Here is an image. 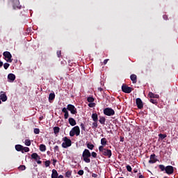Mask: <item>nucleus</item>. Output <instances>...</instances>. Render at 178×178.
Returning a JSON list of instances; mask_svg holds the SVG:
<instances>
[{
  "mask_svg": "<svg viewBox=\"0 0 178 178\" xmlns=\"http://www.w3.org/2000/svg\"><path fill=\"white\" fill-rule=\"evenodd\" d=\"M80 127H81V130H83V131H86V125H84L83 123H81Z\"/></svg>",
  "mask_w": 178,
  "mask_h": 178,
  "instance_id": "37",
  "label": "nucleus"
},
{
  "mask_svg": "<svg viewBox=\"0 0 178 178\" xmlns=\"http://www.w3.org/2000/svg\"><path fill=\"white\" fill-rule=\"evenodd\" d=\"M70 176H72V172H70V171H67V172L65 173V177H70Z\"/></svg>",
  "mask_w": 178,
  "mask_h": 178,
  "instance_id": "41",
  "label": "nucleus"
},
{
  "mask_svg": "<svg viewBox=\"0 0 178 178\" xmlns=\"http://www.w3.org/2000/svg\"><path fill=\"white\" fill-rule=\"evenodd\" d=\"M51 165V161L47 160L44 161V165L46 168H49V165Z\"/></svg>",
  "mask_w": 178,
  "mask_h": 178,
  "instance_id": "34",
  "label": "nucleus"
},
{
  "mask_svg": "<svg viewBox=\"0 0 178 178\" xmlns=\"http://www.w3.org/2000/svg\"><path fill=\"white\" fill-rule=\"evenodd\" d=\"M15 149L18 152H22L23 150V145H15Z\"/></svg>",
  "mask_w": 178,
  "mask_h": 178,
  "instance_id": "23",
  "label": "nucleus"
},
{
  "mask_svg": "<svg viewBox=\"0 0 178 178\" xmlns=\"http://www.w3.org/2000/svg\"><path fill=\"white\" fill-rule=\"evenodd\" d=\"M163 19H164V20H168V15H163Z\"/></svg>",
  "mask_w": 178,
  "mask_h": 178,
  "instance_id": "49",
  "label": "nucleus"
},
{
  "mask_svg": "<svg viewBox=\"0 0 178 178\" xmlns=\"http://www.w3.org/2000/svg\"><path fill=\"white\" fill-rule=\"evenodd\" d=\"M90 157L91 152H90V150H88V149H85L82 154L83 161H84L86 163H90V162H91V159H90Z\"/></svg>",
  "mask_w": 178,
  "mask_h": 178,
  "instance_id": "3",
  "label": "nucleus"
},
{
  "mask_svg": "<svg viewBox=\"0 0 178 178\" xmlns=\"http://www.w3.org/2000/svg\"><path fill=\"white\" fill-rule=\"evenodd\" d=\"M25 145H26V147H30L31 145V140H30L29 139H26L25 140Z\"/></svg>",
  "mask_w": 178,
  "mask_h": 178,
  "instance_id": "32",
  "label": "nucleus"
},
{
  "mask_svg": "<svg viewBox=\"0 0 178 178\" xmlns=\"http://www.w3.org/2000/svg\"><path fill=\"white\" fill-rule=\"evenodd\" d=\"M97 127H98V121H94V122L92 124V128L97 129Z\"/></svg>",
  "mask_w": 178,
  "mask_h": 178,
  "instance_id": "31",
  "label": "nucleus"
},
{
  "mask_svg": "<svg viewBox=\"0 0 178 178\" xmlns=\"http://www.w3.org/2000/svg\"><path fill=\"white\" fill-rule=\"evenodd\" d=\"M122 90L126 94H130L131 92V87L127 86V85H122Z\"/></svg>",
  "mask_w": 178,
  "mask_h": 178,
  "instance_id": "10",
  "label": "nucleus"
},
{
  "mask_svg": "<svg viewBox=\"0 0 178 178\" xmlns=\"http://www.w3.org/2000/svg\"><path fill=\"white\" fill-rule=\"evenodd\" d=\"M31 158L32 159H34V161H38L40 159H41V157L38 155V154L37 153H33L31 155Z\"/></svg>",
  "mask_w": 178,
  "mask_h": 178,
  "instance_id": "14",
  "label": "nucleus"
},
{
  "mask_svg": "<svg viewBox=\"0 0 178 178\" xmlns=\"http://www.w3.org/2000/svg\"><path fill=\"white\" fill-rule=\"evenodd\" d=\"M38 165H41L42 163V161L38 160L36 161Z\"/></svg>",
  "mask_w": 178,
  "mask_h": 178,
  "instance_id": "50",
  "label": "nucleus"
},
{
  "mask_svg": "<svg viewBox=\"0 0 178 178\" xmlns=\"http://www.w3.org/2000/svg\"><path fill=\"white\" fill-rule=\"evenodd\" d=\"M67 111H70L72 115H76L77 113V108H76V106L73 104H68L67 106Z\"/></svg>",
  "mask_w": 178,
  "mask_h": 178,
  "instance_id": "8",
  "label": "nucleus"
},
{
  "mask_svg": "<svg viewBox=\"0 0 178 178\" xmlns=\"http://www.w3.org/2000/svg\"><path fill=\"white\" fill-rule=\"evenodd\" d=\"M19 170H26V165H22L19 167Z\"/></svg>",
  "mask_w": 178,
  "mask_h": 178,
  "instance_id": "39",
  "label": "nucleus"
},
{
  "mask_svg": "<svg viewBox=\"0 0 178 178\" xmlns=\"http://www.w3.org/2000/svg\"><path fill=\"white\" fill-rule=\"evenodd\" d=\"M92 177H95L97 176V174H92Z\"/></svg>",
  "mask_w": 178,
  "mask_h": 178,
  "instance_id": "57",
  "label": "nucleus"
},
{
  "mask_svg": "<svg viewBox=\"0 0 178 178\" xmlns=\"http://www.w3.org/2000/svg\"><path fill=\"white\" fill-rule=\"evenodd\" d=\"M59 174H58V171L55 169L52 170L51 178H58Z\"/></svg>",
  "mask_w": 178,
  "mask_h": 178,
  "instance_id": "17",
  "label": "nucleus"
},
{
  "mask_svg": "<svg viewBox=\"0 0 178 178\" xmlns=\"http://www.w3.org/2000/svg\"><path fill=\"white\" fill-rule=\"evenodd\" d=\"M56 162H58V160L53 159V165L54 166H56Z\"/></svg>",
  "mask_w": 178,
  "mask_h": 178,
  "instance_id": "48",
  "label": "nucleus"
},
{
  "mask_svg": "<svg viewBox=\"0 0 178 178\" xmlns=\"http://www.w3.org/2000/svg\"><path fill=\"white\" fill-rule=\"evenodd\" d=\"M63 141H64L62 143L63 148H67L69 147H72V140L69 139L67 136H65L63 138Z\"/></svg>",
  "mask_w": 178,
  "mask_h": 178,
  "instance_id": "4",
  "label": "nucleus"
},
{
  "mask_svg": "<svg viewBox=\"0 0 178 178\" xmlns=\"http://www.w3.org/2000/svg\"><path fill=\"white\" fill-rule=\"evenodd\" d=\"M120 141H121V143H123L124 141V138L121 136L120 137Z\"/></svg>",
  "mask_w": 178,
  "mask_h": 178,
  "instance_id": "53",
  "label": "nucleus"
},
{
  "mask_svg": "<svg viewBox=\"0 0 178 178\" xmlns=\"http://www.w3.org/2000/svg\"><path fill=\"white\" fill-rule=\"evenodd\" d=\"M167 137H168V135H166V134H159V138L161 140H164V138H166Z\"/></svg>",
  "mask_w": 178,
  "mask_h": 178,
  "instance_id": "29",
  "label": "nucleus"
},
{
  "mask_svg": "<svg viewBox=\"0 0 178 178\" xmlns=\"http://www.w3.org/2000/svg\"><path fill=\"white\" fill-rule=\"evenodd\" d=\"M2 66H3V62L0 60V67H2Z\"/></svg>",
  "mask_w": 178,
  "mask_h": 178,
  "instance_id": "54",
  "label": "nucleus"
},
{
  "mask_svg": "<svg viewBox=\"0 0 178 178\" xmlns=\"http://www.w3.org/2000/svg\"><path fill=\"white\" fill-rule=\"evenodd\" d=\"M126 168H127V170L128 172H131V170H132L131 166L127 165L126 166Z\"/></svg>",
  "mask_w": 178,
  "mask_h": 178,
  "instance_id": "44",
  "label": "nucleus"
},
{
  "mask_svg": "<svg viewBox=\"0 0 178 178\" xmlns=\"http://www.w3.org/2000/svg\"><path fill=\"white\" fill-rule=\"evenodd\" d=\"M9 66H10V65L9 64V63H5L4 64H3V67H4V69L6 70H8V68L9 67Z\"/></svg>",
  "mask_w": 178,
  "mask_h": 178,
  "instance_id": "35",
  "label": "nucleus"
},
{
  "mask_svg": "<svg viewBox=\"0 0 178 178\" xmlns=\"http://www.w3.org/2000/svg\"><path fill=\"white\" fill-rule=\"evenodd\" d=\"M92 119L93 122H98V114H97L96 113H92Z\"/></svg>",
  "mask_w": 178,
  "mask_h": 178,
  "instance_id": "22",
  "label": "nucleus"
},
{
  "mask_svg": "<svg viewBox=\"0 0 178 178\" xmlns=\"http://www.w3.org/2000/svg\"><path fill=\"white\" fill-rule=\"evenodd\" d=\"M74 135L80 136V127H79V126L73 127L70 131V137H74Z\"/></svg>",
  "mask_w": 178,
  "mask_h": 178,
  "instance_id": "5",
  "label": "nucleus"
},
{
  "mask_svg": "<svg viewBox=\"0 0 178 178\" xmlns=\"http://www.w3.org/2000/svg\"><path fill=\"white\" fill-rule=\"evenodd\" d=\"M118 178H124V177H118Z\"/></svg>",
  "mask_w": 178,
  "mask_h": 178,
  "instance_id": "61",
  "label": "nucleus"
},
{
  "mask_svg": "<svg viewBox=\"0 0 178 178\" xmlns=\"http://www.w3.org/2000/svg\"><path fill=\"white\" fill-rule=\"evenodd\" d=\"M108 60H109V59H105L104 60V65H106L108 63Z\"/></svg>",
  "mask_w": 178,
  "mask_h": 178,
  "instance_id": "51",
  "label": "nucleus"
},
{
  "mask_svg": "<svg viewBox=\"0 0 178 178\" xmlns=\"http://www.w3.org/2000/svg\"><path fill=\"white\" fill-rule=\"evenodd\" d=\"M40 151H41V152H45V151H47V146L44 144L40 145Z\"/></svg>",
  "mask_w": 178,
  "mask_h": 178,
  "instance_id": "20",
  "label": "nucleus"
},
{
  "mask_svg": "<svg viewBox=\"0 0 178 178\" xmlns=\"http://www.w3.org/2000/svg\"><path fill=\"white\" fill-rule=\"evenodd\" d=\"M106 121V119H105V117H100L99 122L101 124H105V122Z\"/></svg>",
  "mask_w": 178,
  "mask_h": 178,
  "instance_id": "24",
  "label": "nucleus"
},
{
  "mask_svg": "<svg viewBox=\"0 0 178 178\" xmlns=\"http://www.w3.org/2000/svg\"><path fill=\"white\" fill-rule=\"evenodd\" d=\"M55 99V93H50L49 95V101H54Z\"/></svg>",
  "mask_w": 178,
  "mask_h": 178,
  "instance_id": "25",
  "label": "nucleus"
},
{
  "mask_svg": "<svg viewBox=\"0 0 178 178\" xmlns=\"http://www.w3.org/2000/svg\"><path fill=\"white\" fill-rule=\"evenodd\" d=\"M1 99H0V104H2V102H1Z\"/></svg>",
  "mask_w": 178,
  "mask_h": 178,
  "instance_id": "60",
  "label": "nucleus"
},
{
  "mask_svg": "<svg viewBox=\"0 0 178 178\" xmlns=\"http://www.w3.org/2000/svg\"><path fill=\"white\" fill-rule=\"evenodd\" d=\"M3 56H4V59L5 60H6V62H8L9 63H12V54H10V52L9 51H4L3 53Z\"/></svg>",
  "mask_w": 178,
  "mask_h": 178,
  "instance_id": "7",
  "label": "nucleus"
},
{
  "mask_svg": "<svg viewBox=\"0 0 178 178\" xmlns=\"http://www.w3.org/2000/svg\"><path fill=\"white\" fill-rule=\"evenodd\" d=\"M134 173H137V170H134Z\"/></svg>",
  "mask_w": 178,
  "mask_h": 178,
  "instance_id": "58",
  "label": "nucleus"
},
{
  "mask_svg": "<svg viewBox=\"0 0 178 178\" xmlns=\"http://www.w3.org/2000/svg\"><path fill=\"white\" fill-rule=\"evenodd\" d=\"M68 122L70 126H76V124H77V123L76 122V120H74V118H70Z\"/></svg>",
  "mask_w": 178,
  "mask_h": 178,
  "instance_id": "16",
  "label": "nucleus"
},
{
  "mask_svg": "<svg viewBox=\"0 0 178 178\" xmlns=\"http://www.w3.org/2000/svg\"><path fill=\"white\" fill-rule=\"evenodd\" d=\"M98 91H100V92H102L104 91V89L102 88H98Z\"/></svg>",
  "mask_w": 178,
  "mask_h": 178,
  "instance_id": "52",
  "label": "nucleus"
},
{
  "mask_svg": "<svg viewBox=\"0 0 178 178\" xmlns=\"http://www.w3.org/2000/svg\"><path fill=\"white\" fill-rule=\"evenodd\" d=\"M54 151H56L57 152H59V146L56 145L54 147Z\"/></svg>",
  "mask_w": 178,
  "mask_h": 178,
  "instance_id": "47",
  "label": "nucleus"
},
{
  "mask_svg": "<svg viewBox=\"0 0 178 178\" xmlns=\"http://www.w3.org/2000/svg\"><path fill=\"white\" fill-rule=\"evenodd\" d=\"M62 112H63V113H67V112H69V111H67V108H66V107H64V108H63V109H62Z\"/></svg>",
  "mask_w": 178,
  "mask_h": 178,
  "instance_id": "42",
  "label": "nucleus"
},
{
  "mask_svg": "<svg viewBox=\"0 0 178 178\" xmlns=\"http://www.w3.org/2000/svg\"><path fill=\"white\" fill-rule=\"evenodd\" d=\"M138 178H145L144 176H143V175H139Z\"/></svg>",
  "mask_w": 178,
  "mask_h": 178,
  "instance_id": "55",
  "label": "nucleus"
},
{
  "mask_svg": "<svg viewBox=\"0 0 178 178\" xmlns=\"http://www.w3.org/2000/svg\"><path fill=\"white\" fill-rule=\"evenodd\" d=\"M136 103L138 109H143L144 108V104L143 103V100H141V99L137 98Z\"/></svg>",
  "mask_w": 178,
  "mask_h": 178,
  "instance_id": "11",
  "label": "nucleus"
},
{
  "mask_svg": "<svg viewBox=\"0 0 178 178\" xmlns=\"http://www.w3.org/2000/svg\"><path fill=\"white\" fill-rule=\"evenodd\" d=\"M40 120H42V117H40Z\"/></svg>",
  "mask_w": 178,
  "mask_h": 178,
  "instance_id": "59",
  "label": "nucleus"
},
{
  "mask_svg": "<svg viewBox=\"0 0 178 178\" xmlns=\"http://www.w3.org/2000/svg\"><path fill=\"white\" fill-rule=\"evenodd\" d=\"M90 155L92 156V158H97V153L95 152L90 153Z\"/></svg>",
  "mask_w": 178,
  "mask_h": 178,
  "instance_id": "43",
  "label": "nucleus"
},
{
  "mask_svg": "<svg viewBox=\"0 0 178 178\" xmlns=\"http://www.w3.org/2000/svg\"><path fill=\"white\" fill-rule=\"evenodd\" d=\"M68 118H69V112L65 113L64 114V119H68Z\"/></svg>",
  "mask_w": 178,
  "mask_h": 178,
  "instance_id": "46",
  "label": "nucleus"
},
{
  "mask_svg": "<svg viewBox=\"0 0 178 178\" xmlns=\"http://www.w3.org/2000/svg\"><path fill=\"white\" fill-rule=\"evenodd\" d=\"M159 168L160 169L161 172H164V173H166L167 175H173L175 172V168L172 165H167L165 166L163 164L159 165Z\"/></svg>",
  "mask_w": 178,
  "mask_h": 178,
  "instance_id": "1",
  "label": "nucleus"
},
{
  "mask_svg": "<svg viewBox=\"0 0 178 178\" xmlns=\"http://www.w3.org/2000/svg\"><path fill=\"white\" fill-rule=\"evenodd\" d=\"M33 131L35 134H40V129L38 128H35Z\"/></svg>",
  "mask_w": 178,
  "mask_h": 178,
  "instance_id": "36",
  "label": "nucleus"
},
{
  "mask_svg": "<svg viewBox=\"0 0 178 178\" xmlns=\"http://www.w3.org/2000/svg\"><path fill=\"white\" fill-rule=\"evenodd\" d=\"M130 79L134 84H136V83H137V75L134 74H131Z\"/></svg>",
  "mask_w": 178,
  "mask_h": 178,
  "instance_id": "15",
  "label": "nucleus"
},
{
  "mask_svg": "<svg viewBox=\"0 0 178 178\" xmlns=\"http://www.w3.org/2000/svg\"><path fill=\"white\" fill-rule=\"evenodd\" d=\"M8 80H10V81H15L16 79V76L14 74H9L8 75Z\"/></svg>",
  "mask_w": 178,
  "mask_h": 178,
  "instance_id": "18",
  "label": "nucleus"
},
{
  "mask_svg": "<svg viewBox=\"0 0 178 178\" xmlns=\"http://www.w3.org/2000/svg\"><path fill=\"white\" fill-rule=\"evenodd\" d=\"M0 99L2 102H6V101H8V96H6V93L5 92H0Z\"/></svg>",
  "mask_w": 178,
  "mask_h": 178,
  "instance_id": "12",
  "label": "nucleus"
},
{
  "mask_svg": "<svg viewBox=\"0 0 178 178\" xmlns=\"http://www.w3.org/2000/svg\"><path fill=\"white\" fill-rule=\"evenodd\" d=\"M57 56H58V58H60V56H62V51H57Z\"/></svg>",
  "mask_w": 178,
  "mask_h": 178,
  "instance_id": "45",
  "label": "nucleus"
},
{
  "mask_svg": "<svg viewBox=\"0 0 178 178\" xmlns=\"http://www.w3.org/2000/svg\"><path fill=\"white\" fill-rule=\"evenodd\" d=\"M150 102L154 105H158V100L154 99H150Z\"/></svg>",
  "mask_w": 178,
  "mask_h": 178,
  "instance_id": "33",
  "label": "nucleus"
},
{
  "mask_svg": "<svg viewBox=\"0 0 178 178\" xmlns=\"http://www.w3.org/2000/svg\"><path fill=\"white\" fill-rule=\"evenodd\" d=\"M157 161H158V159H156V155L155 154H152L150 156L149 163H156Z\"/></svg>",
  "mask_w": 178,
  "mask_h": 178,
  "instance_id": "13",
  "label": "nucleus"
},
{
  "mask_svg": "<svg viewBox=\"0 0 178 178\" xmlns=\"http://www.w3.org/2000/svg\"><path fill=\"white\" fill-rule=\"evenodd\" d=\"M101 144L102 145L100 147H105V145L108 144V140H106V138H103L101 139Z\"/></svg>",
  "mask_w": 178,
  "mask_h": 178,
  "instance_id": "19",
  "label": "nucleus"
},
{
  "mask_svg": "<svg viewBox=\"0 0 178 178\" xmlns=\"http://www.w3.org/2000/svg\"><path fill=\"white\" fill-rule=\"evenodd\" d=\"M148 95L149 98H159V95H155L152 92H149Z\"/></svg>",
  "mask_w": 178,
  "mask_h": 178,
  "instance_id": "21",
  "label": "nucleus"
},
{
  "mask_svg": "<svg viewBox=\"0 0 178 178\" xmlns=\"http://www.w3.org/2000/svg\"><path fill=\"white\" fill-rule=\"evenodd\" d=\"M10 1L13 3V9H22L19 0H10Z\"/></svg>",
  "mask_w": 178,
  "mask_h": 178,
  "instance_id": "9",
  "label": "nucleus"
},
{
  "mask_svg": "<svg viewBox=\"0 0 178 178\" xmlns=\"http://www.w3.org/2000/svg\"><path fill=\"white\" fill-rule=\"evenodd\" d=\"M57 178H63V175H59Z\"/></svg>",
  "mask_w": 178,
  "mask_h": 178,
  "instance_id": "56",
  "label": "nucleus"
},
{
  "mask_svg": "<svg viewBox=\"0 0 178 178\" xmlns=\"http://www.w3.org/2000/svg\"><path fill=\"white\" fill-rule=\"evenodd\" d=\"M53 130H54V134H58V133H59V131L60 130V128H59V127H54L53 128Z\"/></svg>",
  "mask_w": 178,
  "mask_h": 178,
  "instance_id": "26",
  "label": "nucleus"
},
{
  "mask_svg": "<svg viewBox=\"0 0 178 178\" xmlns=\"http://www.w3.org/2000/svg\"><path fill=\"white\" fill-rule=\"evenodd\" d=\"M78 175H79V176H83V175H84V170H80L78 171Z\"/></svg>",
  "mask_w": 178,
  "mask_h": 178,
  "instance_id": "40",
  "label": "nucleus"
},
{
  "mask_svg": "<svg viewBox=\"0 0 178 178\" xmlns=\"http://www.w3.org/2000/svg\"><path fill=\"white\" fill-rule=\"evenodd\" d=\"M87 101H88V102H90V103L94 102L95 101V99H94V97H88L87 98Z\"/></svg>",
  "mask_w": 178,
  "mask_h": 178,
  "instance_id": "30",
  "label": "nucleus"
},
{
  "mask_svg": "<svg viewBox=\"0 0 178 178\" xmlns=\"http://www.w3.org/2000/svg\"><path fill=\"white\" fill-rule=\"evenodd\" d=\"M88 106H89V108H94V107H95V103H94V102L89 103Z\"/></svg>",
  "mask_w": 178,
  "mask_h": 178,
  "instance_id": "38",
  "label": "nucleus"
},
{
  "mask_svg": "<svg viewBox=\"0 0 178 178\" xmlns=\"http://www.w3.org/2000/svg\"><path fill=\"white\" fill-rule=\"evenodd\" d=\"M30 151V148L27 147H22V153L24 154V152H29Z\"/></svg>",
  "mask_w": 178,
  "mask_h": 178,
  "instance_id": "28",
  "label": "nucleus"
},
{
  "mask_svg": "<svg viewBox=\"0 0 178 178\" xmlns=\"http://www.w3.org/2000/svg\"><path fill=\"white\" fill-rule=\"evenodd\" d=\"M104 113L106 116H113L115 115V110L112 108L107 107L104 109Z\"/></svg>",
  "mask_w": 178,
  "mask_h": 178,
  "instance_id": "6",
  "label": "nucleus"
},
{
  "mask_svg": "<svg viewBox=\"0 0 178 178\" xmlns=\"http://www.w3.org/2000/svg\"><path fill=\"white\" fill-rule=\"evenodd\" d=\"M99 151L100 153H102V155H103L104 156H106L108 159L112 156V150L104 148V146H99Z\"/></svg>",
  "mask_w": 178,
  "mask_h": 178,
  "instance_id": "2",
  "label": "nucleus"
},
{
  "mask_svg": "<svg viewBox=\"0 0 178 178\" xmlns=\"http://www.w3.org/2000/svg\"><path fill=\"white\" fill-rule=\"evenodd\" d=\"M86 145H87V148H88V149H91V150L94 149V145L92 144L91 143H87Z\"/></svg>",
  "mask_w": 178,
  "mask_h": 178,
  "instance_id": "27",
  "label": "nucleus"
}]
</instances>
